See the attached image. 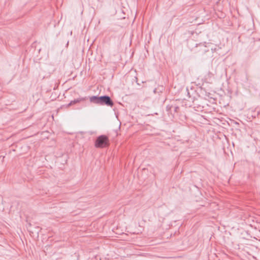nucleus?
I'll use <instances>...</instances> for the list:
<instances>
[{
  "label": "nucleus",
  "mask_w": 260,
  "mask_h": 260,
  "mask_svg": "<svg viewBox=\"0 0 260 260\" xmlns=\"http://www.w3.org/2000/svg\"><path fill=\"white\" fill-rule=\"evenodd\" d=\"M90 102L100 105H106L112 107L114 103L111 98L108 95L97 96L93 95L89 97Z\"/></svg>",
  "instance_id": "f257e3e1"
},
{
  "label": "nucleus",
  "mask_w": 260,
  "mask_h": 260,
  "mask_svg": "<svg viewBox=\"0 0 260 260\" xmlns=\"http://www.w3.org/2000/svg\"><path fill=\"white\" fill-rule=\"evenodd\" d=\"M108 138L105 135L98 137L95 142V147L96 148H104L108 145Z\"/></svg>",
  "instance_id": "f03ea898"
},
{
  "label": "nucleus",
  "mask_w": 260,
  "mask_h": 260,
  "mask_svg": "<svg viewBox=\"0 0 260 260\" xmlns=\"http://www.w3.org/2000/svg\"><path fill=\"white\" fill-rule=\"evenodd\" d=\"M87 99V97H82V98H77L73 101H71L70 102V103L69 104L68 106H71L72 105H73V104L85 101Z\"/></svg>",
  "instance_id": "7ed1b4c3"
},
{
  "label": "nucleus",
  "mask_w": 260,
  "mask_h": 260,
  "mask_svg": "<svg viewBox=\"0 0 260 260\" xmlns=\"http://www.w3.org/2000/svg\"><path fill=\"white\" fill-rule=\"evenodd\" d=\"M185 92L187 93V95L188 99H190L191 98V96L190 95V93L189 92V90L187 88H186Z\"/></svg>",
  "instance_id": "20e7f679"
},
{
  "label": "nucleus",
  "mask_w": 260,
  "mask_h": 260,
  "mask_svg": "<svg viewBox=\"0 0 260 260\" xmlns=\"http://www.w3.org/2000/svg\"><path fill=\"white\" fill-rule=\"evenodd\" d=\"M211 50L212 51V52H215L217 50V48L216 47H215V48H211Z\"/></svg>",
  "instance_id": "39448f33"
},
{
  "label": "nucleus",
  "mask_w": 260,
  "mask_h": 260,
  "mask_svg": "<svg viewBox=\"0 0 260 260\" xmlns=\"http://www.w3.org/2000/svg\"><path fill=\"white\" fill-rule=\"evenodd\" d=\"M178 108H178V107H174L175 111H177V109H178Z\"/></svg>",
  "instance_id": "423d86ee"
}]
</instances>
